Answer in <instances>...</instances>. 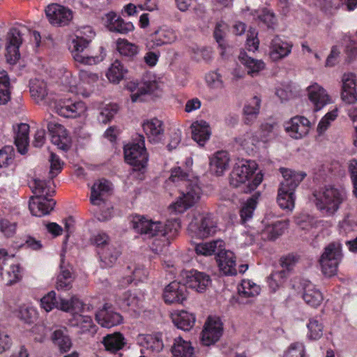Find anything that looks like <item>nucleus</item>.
I'll return each instance as SVG.
<instances>
[{
    "label": "nucleus",
    "instance_id": "nucleus-57",
    "mask_svg": "<svg viewBox=\"0 0 357 357\" xmlns=\"http://www.w3.org/2000/svg\"><path fill=\"white\" fill-rule=\"evenodd\" d=\"M91 243L96 246L98 251L104 249L106 246L109 245V238L108 235L103 232L100 231L95 234L91 238Z\"/></svg>",
    "mask_w": 357,
    "mask_h": 357
},
{
    "label": "nucleus",
    "instance_id": "nucleus-53",
    "mask_svg": "<svg viewBox=\"0 0 357 357\" xmlns=\"http://www.w3.org/2000/svg\"><path fill=\"white\" fill-rule=\"evenodd\" d=\"M257 205V197L252 196L243 205L240 210V216L242 223H245L252 217Z\"/></svg>",
    "mask_w": 357,
    "mask_h": 357
},
{
    "label": "nucleus",
    "instance_id": "nucleus-48",
    "mask_svg": "<svg viewBox=\"0 0 357 357\" xmlns=\"http://www.w3.org/2000/svg\"><path fill=\"white\" fill-rule=\"evenodd\" d=\"M30 93L37 100H42L47 95V84L43 80L35 79L30 82Z\"/></svg>",
    "mask_w": 357,
    "mask_h": 357
},
{
    "label": "nucleus",
    "instance_id": "nucleus-49",
    "mask_svg": "<svg viewBox=\"0 0 357 357\" xmlns=\"http://www.w3.org/2000/svg\"><path fill=\"white\" fill-rule=\"evenodd\" d=\"M126 73V70L124 68L121 63L119 61L116 60L109 68L107 73V77L110 82L118 83L123 78Z\"/></svg>",
    "mask_w": 357,
    "mask_h": 357
},
{
    "label": "nucleus",
    "instance_id": "nucleus-2",
    "mask_svg": "<svg viewBox=\"0 0 357 357\" xmlns=\"http://www.w3.org/2000/svg\"><path fill=\"white\" fill-rule=\"evenodd\" d=\"M133 227L137 232L146 238L163 237L169 243L178 233L181 225L178 218L168 219L165 224L160 221H153L143 216H137L133 220Z\"/></svg>",
    "mask_w": 357,
    "mask_h": 357
},
{
    "label": "nucleus",
    "instance_id": "nucleus-17",
    "mask_svg": "<svg viewBox=\"0 0 357 357\" xmlns=\"http://www.w3.org/2000/svg\"><path fill=\"white\" fill-rule=\"evenodd\" d=\"M186 298V287L177 281L170 282L163 291L164 301L167 304H182Z\"/></svg>",
    "mask_w": 357,
    "mask_h": 357
},
{
    "label": "nucleus",
    "instance_id": "nucleus-64",
    "mask_svg": "<svg viewBox=\"0 0 357 357\" xmlns=\"http://www.w3.org/2000/svg\"><path fill=\"white\" fill-rule=\"evenodd\" d=\"M118 111V106L116 105H110L105 107L100 113L98 119L103 123H107L111 121L114 114Z\"/></svg>",
    "mask_w": 357,
    "mask_h": 357
},
{
    "label": "nucleus",
    "instance_id": "nucleus-20",
    "mask_svg": "<svg viewBox=\"0 0 357 357\" xmlns=\"http://www.w3.org/2000/svg\"><path fill=\"white\" fill-rule=\"evenodd\" d=\"M305 302L313 307H318L323 301L321 292L308 280L302 279L300 282Z\"/></svg>",
    "mask_w": 357,
    "mask_h": 357
},
{
    "label": "nucleus",
    "instance_id": "nucleus-11",
    "mask_svg": "<svg viewBox=\"0 0 357 357\" xmlns=\"http://www.w3.org/2000/svg\"><path fill=\"white\" fill-rule=\"evenodd\" d=\"M45 14L52 24L59 26L68 25L73 17L70 9L57 3L49 5Z\"/></svg>",
    "mask_w": 357,
    "mask_h": 357
},
{
    "label": "nucleus",
    "instance_id": "nucleus-56",
    "mask_svg": "<svg viewBox=\"0 0 357 357\" xmlns=\"http://www.w3.org/2000/svg\"><path fill=\"white\" fill-rule=\"evenodd\" d=\"M340 232L348 234L357 229V218L353 215L346 216L339 224Z\"/></svg>",
    "mask_w": 357,
    "mask_h": 357
},
{
    "label": "nucleus",
    "instance_id": "nucleus-12",
    "mask_svg": "<svg viewBox=\"0 0 357 357\" xmlns=\"http://www.w3.org/2000/svg\"><path fill=\"white\" fill-rule=\"evenodd\" d=\"M22 43V31L15 27L10 29L8 33L6 48V60L10 64H15L20 59L19 47Z\"/></svg>",
    "mask_w": 357,
    "mask_h": 357
},
{
    "label": "nucleus",
    "instance_id": "nucleus-22",
    "mask_svg": "<svg viewBox=\"0 0 357 357\" xmlns=\"http://www.w3.org/2000/svg\"><path fill=\"white\" fill-rule=\"evenodd\" d=\"M220 271L225 275H236V257L233 252L221 249L215 257Z\"/></svg>",
    "mask_w": 357,
    "mask_h": 357
},
{
    "label": "nucleus",
    "instance_id": "nucleus-63",
    "mask_svg": "<svg viewBox=\"0 0 357 357\" xmlns=\"http://www.w3.org/2000/svg\"><path fill=\"white\" fill-rule=\"evenodd\" d=\"M206 82L211 88L221 89L223 82L221 75L217 72H211L205 77Z\"/></svg>",
    "mask_w": 357,
    "mask_h": 357
},
{
    "label": "nucleus",
    "instance_id": "nucleus-60",
    "mask_svg": "<svg viewBox=\"0 0 357 357\" xmlns=\"http://www.w3.org/2000/svg\"><path fill=\"white\" fill-rule=\"evenodd\" d=\"M50 177L54 178L61 171L63 162L61 161L59 157L52 152L50 153Z\"/></svg>",
    "mask_w": 357,
    "mask_h": 357
},
{
    "label": "nucleus",
    "instance_id": "nucleus-10",
    "mask_svg": "<svg viewBox=\"0 0 357 357\" xmlns=\"http://www.w3.org/2000/svg\"><path fill=\"white\" fill-rule=\"evenodd\" d=\"M223 333V324L219 317L210 315L202 328V345L210 346L217 342Z\"/></svg>",
    "mask_w": 357,
    "mask_h": 357
},
{
    "label": "nucleus",
    "instance_id": "nucleus-8",
    "mask_svg": "<svg viewBox=\"0 0 357 357\" xmlns=\"http://www.w3.org/2000/svg\"><path fill=\"white\" fill-rule=\"evenodd\" d=\"M40 305L46 312H50L54 308L60 309L65 312L83 307V303L75 297H72L70 301L57 298L54 291L49 292L40 300Z\"/></svg>",
    "mask_w": 357,
    "mask_h": 357
},
{
    "label": "nucleus",
    "instance_id": "nucleus-13",
    "mask_svg": "<svg viewBox=\"0 0 357 357\" xmlns=\"http://www.w3.org/2000/svg\"><path fill=\"white\" fill-rule=\"evenodd\" d=\"M176 32L170 28L160 27L149 35L146 42V47L149 50L155 49L162 45L172 44L176 40Z\"/></svg>",
    "mask_w": 357,
    "mask_h": 357
},
{
    "label": "nucleus",
    "instance_id": "nucleus-28",
    "mask_svg": "<svg viewBox=\"0 0 357 357\" xmlns=\"http://www.w3.org/2000/svg\"><path fill=\"white\" fill-rule=\"evenodd\" d=\"M143 130L147 135L149 142L158 143L164 136V130L161 121L153 119L144 122L142 125Z\"/></svg>",
    "mask_w": 357,
    "mask_h": 357
},
{
    "label": "nucleus",
    "instance_id": "nucleus-39",
    "mask_svg": "<svg viewBox=\"0 0 357 357\" xmlns=\"http://www.w3.org/2000/svg\"><path fill=\"white\" fill-rule=\"evenodd\" d=\"M183 284L186 289H191L196 292H199L201 287V272L195 269L183 270L181 273Z\"/></svg>",
    "mask_w": 357,
    "mask_h": 357
},
{
    "label": "nucleus",
    "instance_id": "nucleus-34",
    "mask_svg": "<svg viewBox=\"0 0 357 357\" xmlns=\"http://www.w3.org/2000/svg\"><path fill=\"white\" fill-rule=\"evenodd\" d=\"M172 319L175 326L185 331H190L195 323L194 314L184 310L172 313Z\"/></svg>",
    "mask_w": 357,
    "mask_h": 357
},
{
    "label": "nucleus",
    "instance_id": "nucleus-19",
    "mask_svg": "<svg viewBox=\"0 0 357 357\" xmlns=\"http://www.w3.org/2000/svg\"><path fill=\"white\" fill-rule=\"evenodd\" d=\"M311 123L304 116H295L286 125L285 130L294 139H301L309 132Z\"/></svg>",
    "mask_w": 357,
    "mask_h": 357
},
{
    "label": "nucleus",
    "instance_id": "nucleus-52",
    "mask_svg": "<svg viewBox=\"0 0 357 357\" xmlns=\"http://www.w3.org/2000/svg\"><path fill=\"white\" fill-rule=\"evenodd\" d=\"M308 333L307 336L311 340H318L323 335V324L317 317L311 318L307 325Z\"/></svg>",
    "mask_w": 357,
    "mask_h": 357
},
{
    "label": "nucleus",
    "instance_id": "nucleus-61",
    "mask_svg": "<svg viewBox=\"0 0 357 357\" xmlns=\"http://www.w3.org/2000/svg\"><path fill=\"white\" fill-rule=\"evenodd\" d=\"M287 277L284 271L273 272L268 278V284L273 291H275L283 282L284 279Z\"/></svg>",
    "mask_w": 357,
    "mask_h": 357
},
{
    "label": "nucleus",
    "instance_id": "nucleus-41",
    "mask_svg": "<svg viewBox=\"0 0 357 357\" xmlns=\"http://www.w3.org/2000/svg\"><path fill=\"white\" fill-rule=\"evenodd\" d=\"M188 233L196 253L201 255V220L194 218L188 225Z\"/></svg>",
    "mask_w": 357,
    "mask_h": 357
},
{
    "label": "nucleus",
    "instance_id": "nucleus-33",
    "mask_svg": "<svg viewBox=\"0 0 357 357\" xmlns=\"http://www.w3.org/2000/svg\"><path fill=\"white\" fill-rule=\"evenodd\" d=\"M29 126L27 123H20L15 130V144L17 151L24 155L27 152L29 146Z\"/></svg>",
    "mask_w": 357,
    "mask_h": 357
},
{
    "label": "nucleus",
    "instance_id": "nucleus-31",
    "mask_svg": "<svg viewBox=\"0 0 357 357\" xmlns=\"http://www.w3.org/2000/svg\"><path fill=\"white\" fill-rule=\"evenodd\" d=\"M261 107V99L254 96L248 100L243 109V122L246 125H252L256 121Z\"/></svg>",
    "mask_w": 357,
    "mask_h": 357
},
{
    "label": "nucleus",
    "instance_id": "nucleus-35",
    "mask_svg": "<svg viewBox=\"0 0 357 357\" xmlns=\"http://www.w3.org/2000/svg\"><path fill=\"white\" fill-rule=\"evenodd\" d=\"M52 342L62 352H66L72 347V342L66 327H56L51 336Z\"/></svg>",
    "mask_w": 357,
    "mask_h": 357
},
{
    "label": "nucleus",
    "instance_id": "nucleus-38",
    "mask_svg": "<svg viewBox=\"0 0 357 357\" xmlns=\"http://www.w3.org/2000/svg\"><path fill=\"white\" fill-rule=\"evenodd\" d=\"M238 296L237 298L233 297L231 300H235L239 304H248V301H244L245 298L254 297L258 295L260 292L259 286L250 281H243L241 287L238 288Z\"/></svg>",
    "mask_w": 357,
    "mask_h": 357
},
{
    "label": "nucleus",
    "instance_id": "nucleus-5",
    "mask_svg": "<svg viewBox=\"0 0 357 357\" xmlns=\"http://www.w3.org/2000/svg\"><path fill=\"white\" fill-rule=\"evenodd\" d=\"M314 196L316 198L317 207L329 215H333L346 199V192L340 187L328 186L321 191L314 193Z\"/></svg>",
    "mask_w": 357,
    "mask_h": 357
},
{
    "label": "nucleus",
    "instance_id": "nucleus-62",
    "mask_svg": "<svg viewBox=\"0 0 357 357\" xmlns=\"http://www.w3.org/2000/svg\"><path fill=\"white\" fill-rule=\"evenodd\" d=\"M284 357H305L303 344L301 342L291 344L284 354Z\"/></svg>",
    "mask_w": 357,
    "mask_h": 357
},
{
    "label": "nucleus",
    "instance_id": "nucleus-42",
    "mask_svg": "<svg viewBox=\"0 0 357 357\" xmlns=\"http://www.w3.org/2000/svg\"><path fill=\"white\" fill-rule=\"evenodd\" d=\"M105 350L110 353H116L125 345V339L121 333L108 334L102 341Z\"/></svg>",
    "mask_w": 357,
    "mask_h": 357
},
{
    "label": "nucleus",
    "instance_id": "nucleus-26",
    "mask_svg": "<svg viewBox=\"0 0 357 357\" xmlns=\"http://www.w3.org/2000/svg\"><path fill=\"white\" fill-rule=\"evenodd\" d=\"M238 60L245 68L247 74L251 77L257 76L266 66L265 63L261 59H255L243 50L241 51Z\"/></svg>",
    "mask_w": 357,
    "mask_h": 357
},
{
    "label": "nucleus",
    "instance_id": "nucleus-16",
    "mask_svg": "<svg viewBox=\"0 0 357 357\" xmlns=\"http://www.w3.org/2000/svg\"><path fill=\"white\" fill-rule=\"evenodd\" d=\"M357 79L354 73H344L342 77L341 98L347 104L357 101Z\"/></svg>",
    "mask_w": 357,
    "mask_h": 357
},
{
    "label": "nucleus",
    "instance_id": "nucleus-55",
    "mask_svg": "<svg viewBox=\"0 0 357 357\" xmlns=\"http://www.w3.org/2000/svg\"><path fill=\"white\" fill-rule=\"evenodd\" d=\"M202 238L213 235L216 232L215 222L211 215L202 218Z\"/></svg>",
    "mask_w": 357,
    "mask_h": 357
},
{
    "label": "nucleus",
    "instance_id": "nucleus-25",
    "mask_svg": "<svg viewBox=\"0 0 357 357\" xmlns=\"http://www.w3.org/2000/svg\"><path fill=\"white\" fill-rule=\"evenodd\" d=\"M230 156L226 151H218L210 158L211 171L217 176H221L229 168Z\"/></svg>",
    "mask_w": 357,
    "mask_h": 357
},
{
    "label": "nucleus",
    "instance_id": "nucleus-1",
    "mask_svg": "<svg viewBox=\"0 0 357 357\" xmlns=\"http://www.w3.org/2000/svg\"><path fill=\"white\" fill-rule=\"evenodd\" d=\"M83 30V32L80 31L72 39L69 50L75 61L85 65L96 64L105 58L104 48L99 47L98 51L99 53L91 50L89 44L95 33L90 26L84 27Z\"/></svg>",
    "mask_w": 357,
    "mask_h": 357
},
{
    "label": "nucleus",
    "instance_id": "nucleus-36",
    "mask_svg": "<svg viewBox=\"0 0 357 357\" xmlns=\"http://www.w3.org/2000/svg\"><path fill=\"white\" fill-rule=\"evenodd\" d=\"M53 178L50 177V179L41 180L39 178H34L31 183H30V188L32 190L33 194L36 195V197H52L54 193V190L52 188Z\"/></svg>",
    "mask_w": 357,
    "mask_h": 357
},
{
    "label": "nucleus",
    "instance_id": "nucleus-14",
    "mask_svg": "<svg viewBox=\"0 0 357 357\" xmlns=\"http://www.w3.org/2000/svg\"><path fill=\"white\" fill-rule=\"evenodd\" d=\"M47 129L51 136L52 142L61 150L67 151L70 146V137L65 128L56 122L47 123Z\"/></svg>",
    "mask_w": 357,
    "mask_h": 357
},
{
    "label": "nucleus",
    "instance_id": "nucleus-46",
    "mask_svg": "<svg viewBox=\"0 0 357 357\" xmlns=\"http://www.w3.org/2000/svg\"><path fill=\"white\" fill-rule=\"evenodd\" d=\"M10 99V79L7 72L0 68V105H6Z\"/></svg>",
    "mask_w": 357,
    "mask_h": 357
},
{
    "label": "nucleus",
    "instance_id": "nucleus-3",
    "mask_svg": "<svg viewBox=\"0 0 357 357\" xmlns=\"http://www.w3.org/2000/svg\"><path fill=\"white\" fill-rule=\"evenodd\" d=\"M257 168V163L253 160H241L236 162L230 174L229 183L234 188L242 186V191L248 193L255 190L263 180V175L258 173L252 182L245 183L255 172Z\"/></svg>",
    "mask_w": 357,
    "mask_h": 357
},
{
    "label": "nucleus",
    "instance_id": "nucleus-6",
    "mask_svg": "<svg viewBox=\"0 0 357 357\" xmlns=\"http://www.w3.org/2000/svg\"><path fill=\"white\" fill-rule=\"evenodd\" d=\"M342 258V245L338 242L328 244L319 260L323 273L327 277L335 275Z\"/></svg>",
    "mask_w": 357,
    "mask_h": 357
},
{
    "label": "nucleus",
    "instance_id": "nucleus-29",
    "mask_svg": "<svg viewBox=\"0 0 357 357\" xmlns=\"http://www.w3.org/2000/svg\"><path fill=\"white\" fill-rule=\"evenodd\" d=\"M170 351L172 357H193L195 353V349L191 342L184 340L180 336L173 338Z\"/></svg>",
    "mask_w": 357,
    "mask_h": 357
},
{
    "label": "nucleus",
    "instance_id": "nucleus-30",
    "mask_svg": "<svg viewBox=\"0 0 357 357\" xmlns=\"http://www.w3.org/2000/svg\"><path fill=\"white\" fill-rule=\"evenodd\" d=\"M143 296L136 291H127L121 296H119L116 302L120 308L127 310L129 308L135 309L139 307L142 303Z\"/></svg>",
    "mask_w": 357,
    "mask_h": 357
},
{
    "label": "nucleus",
    "instance_id": "nucleus-24",
    "mask_svg": "<svg viewBox=\"0 0 357 357\" xmlns=\"http://www.w3.org/2000/svg\"><path fill=\"white\" fill-rule=\"evenodd\" d=\"M137 340L144 349L153 354L160 353L165 346L160 333L139 335Z\"/></svg>",
    "mask_w": 357,
    "mask_h": 357
},
{
    "label": "nucleus",
    "instance_id": "nucleus-32",
    "mask_svg": "<svg viewBox=\"0 0 357 357\" xmlns=\"http://www.w3.org/2000/svg\"><path fill=\"white\" fill-rule=\"evenodd\" d=\"M107 19L108 22L107 27L112 31L126 34L134 29L132 23L125 22L114 13H109L107 15Z\"/></svg>",
    "mask_w": 357,
    "mask_h": 357
},
{
    "label": "nucleus",
    "instance_id": "nucleus-47",
    "mask_svg": "<svg viewBox=\"0 0 357 357\" xmlns=\"http://www.w3.org/2000/svg\"><path fill=\"white\" fill-rule=\"evenodd\" d=\"M117 50L121 56L128 59H133L139 52L138 47L126 40H118Z\"/></svg>",
    "mask_w": 357,
    "mask_h": 357
},
{
    "label": "nucleus",
    "instance_id": "nucleus-18",
    "mask_svg": "<svg viewBox=\"0 0 357 357\" xmlns=\"http://www.w3.org/2000/svg\"><path fill=\"white\" fill-rule=\"evenodd\" d=\"M98 323L105 328H112L122 323L123 317L114 312L112 305L106 303L103 307L96 314Z\"/></svg>",
    "mask_w": 357,
    "mask_h": 357
},
{
    "label": "nucleus",
    "instance_id": "nucleus-44",
    "mask_svg": "<svg viewBox=\"0 0 357 357\" xmlns=\"http://www.w3.org/2000/svg\"><path fill=\"white\" fill-rule=\"evenodd\" d=\"M102 263V267H112L116 261L121 252L116 247L109 245L104 249L98 251Z\"/></svg>",
    "mask_w": 357,
    "mask_h": 357
},
{
    "label": "nucleus",
    "instance_id": "nucleus-58",
    "mask_svg": "<svg viewBox=\"0 0 357 357\" xmlns=\"http://www.w3.org/2000/svg\"><path fill=\"white\" fill-rule=\"evenodd\" d=\"M222 241L220 240L213 241L208 243H202V255H211L217 253L222 249Z\"/></svg>",
    "mask_w": 357,
    "mask_h": 357
},
{
    "label": "nucleus",
    "instance_id": "nucleus-51",
    "mask_svg": "<svg viewBox=\"0 0 357 357\" xmlns=\"http://www.w3.org/2000/svg\"><path fill=\"white\" fill-rule=\"evenodd\" d=\"M278 126L275 122H266L261 125V140L264 142L274 139L278 135Z\"/></svg>",
    "mask_w": 357,
    "mask_h": 357
},
{
    "label": "nucleus",
    "instance_id": "nucleus-45",
    "mask_svg": "<svg viewBox=\"0 0 357 357\" xmlns=\"http://www.w3.org/2000/svg\"><path fill=\"white\" fill-rule=\"evenodd\" d=\"M227 29V24L223 22H220L216 24L213 31L214 38L222 50L220 52V55L223 58H226L227 56V47L225 42V37L226 36Z\"/></svg>",
    "mask_w": 357,
    "mask_h": 357
},
{
    "label": "nucleus",
    "instance_id": "nucleus-37",
    "mask_svg": "<svg viewBox=\"0 0 357 357\" xmlns=\"http://www.w3.org/2000/svg\"><path fill=\"white\" fill-rule=\"evenodd\" d=\"M111 183L102 179L95 183L91 188V202L93 205H99L104 200L103 197L111 190Z\"/></svg>",
    "mask_w": 357,
    "mask_h": 357
},
{
    "label": "nucleus",
    "instance_id": "nucleus-23",
    "mask_svg": "<svg viewBox=\"0 0 357 357\" xmlns=\"http://www.w3.org/2000/svg\"><path fill=\"white\" fill-rule=\"evenodd\" d=\"M308 97L314 105V111H319L331 101L326 91L320 85L314 83L307 87Z\"/></svg>",
    "mask_w": 357,
    "mask_h": 357
},
{
    "label": "nucleus",
    "instance_id": "nucleus-7",
    "mask_svg": "<svg viewBox=\"0 0 357 357\" xmlns=\"http://www.w3.org/2000/svg\"><path fill=\"white\" fill-rule=\"evenodd\" d=\"M140 142L127 144L124 147L126 161L133 167L134 171L144 170L148 162V154L144 146V137L139 135Z\"/></svg>",
    "mask_w": 357,
    "mask_h": 357
},
{
    "label": "nucleus",
    "instance_id": "nucleus-4",
    "mask_svg": "<svg viewBox=\"0 0 357 357\" xmlns=\"http://www.w3.org/2000/svg\"><path fill=\"white\" fill-rule=\"evenodd\" d=\"M280 170L284 180L280 183L277 202L280 208L291 210L294 207V191L306 176V174L286 168H280Z\"/></svg>",
    "mask_w": 357,
    "mask_h": 357
},
{
    "label": "nucleus",
    "instance_id": "nucleus-9",
    "mask_svg": "<svg viewBox=\"0 0 357 357\" xmlns=\"http://www.w3.org/2000/svg\"><path fill=\"white\" fill-rule=\"evenodd\" d=\"M188 186H190L186 193H182L177 200L169 206V210L176 213H181L192 206L200 197L201 188L196 183L188 181Z\"/></svg>",
    "mask_w": 357,
    "mask_h": 357
},
{
    "label": "nucleus",
    "instance_id": "nucleus-43",
    "mask_svg": "<svg viewBox=\"0 0 357 357\" xmlns=\"http://www.w3.org/2000/svg\"><path fill=\"white\" fill-rule=\"evenodd\" d=\"M286 227L287 224L284 222L279 220L267 225L261 231V238L264 240L273 241L283 234Z\"/></svg>",
    "mask_w": 357,
    "mask_h": 357
},
{
    "label": "nucleus",
    "instance_id": "nucleus-50",
    "mask_svg": "<svg viewBox=\"0 0 357 357\" xmlns=\"http://www.w3.org/2000/svg\"><path fill=\"white\" fill-rule=\"evenodd\" d=\"M1 275L7 284H13L20 281L22 277L20 265H11L6 273L1 272Z\"/></svg>",
    "mask_w": 357,
    "mask_h": 357
},
{
    "label": "nucleus",
    "instance_id": "nucleus-54",
    "mask_svg": "<svg viewBox=\"0 0 357 357\" xmlns=\"http://www.w3.org/2000/svg\"><path fill=\"white\" fill-rule=\"evenodd\" d=\"M14 159V149L12 146H6L0 149V168H6L10 165Z\"/></svg>",
    "mask_w": 357,
    "mask_h": 357
},
{
    "label": "nucleus",
    "instance_id": "nucleus-40",
    "mask_svg": "<svg viewBox=\"0 0 357 357\" xmlns=\"http://www.w3.org/2000/svg\"><path fill=\"white\" fill-rule=\"evenodd\" d=\"M60 268L61 271L56 278V288L58 291L69 290L72 288L74 281L71 268L65 267L63 260H61Z\"/></svg>",
    "mask_w": 357,
    "mask_h": 357
},
{
    "label": "nucleus",
    "instance_id": "nucleus-27",
    "mask_svg": "<svg viewBox=\"0 0 357 357\" xmlns=\"http://www.w3.org/2000/svg\"><path fill=\"white\" fill-rule=\"evenodd\" d=\"M292 45L278 36H275L270 45V56L274 61L287 56L291 51Z\"/></svg>",
    "mask_w": 357,
    "mask_h": 357
},
{
    "label": "nucleus",
    "instance_id": "nucleus-59",
    "mask_svg": "<svg viewBox=\"0 0 357 357\" xmlns=\"http://www.w3.org/2000/svg\"><path fill=\"white\" fill-rule=\"evenodd\" d=\"M337 109L328 112L319 121L317 126V132L319 135L323 134L328 128L331 121H334L337 117Z\"/></svg>",
    "mask_w": 357,
    "mask_h": 357
},
{
    "label": "nucleus",
    "instance_id": "nucleus-15",
    "mask_svg": "<svg viewBox=\"0 0 357 357\" xmlns=\"http://www.w3.org/2000/svg\"><path fill=\"white\" fill-rule=\"evenodd\" d=\"M54 108L59 115L65 118H76L85 111L84 102H73L70 100H57Z\"/></svg>",
    "mask_w": 357,
    "mask_h": 357
},
{
    "label": "nucleus",
    "instance_id": "nucleus-21",
    "mask_svg": "<svg viewBox=\"0 0 357 357\" xmlns=\"http://www.w3.org/2000/svg\"><path fill=\"white\" fill-rule=\"evenodd\" d=\"M56 202L52 199L46 197H31L29 208L33 215L41 217L50 213L53 210Z\"/></svg>",
    "mask_w": 357,
    "mask_h": 357
}]
</instances>
